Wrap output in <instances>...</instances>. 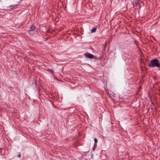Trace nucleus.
<instances>
[{"instance_id": "1", "label": "nucleus", "mask_w": 160, "mask_h": 160, "mask_svg": "<svg viewBox=\"0 0 160 160\" xmlns=\"http://www.w3.org/2000/svg\"><path fill=\"white\" fill-rule=\"evenodd\" d=\"M149 66L150 67H159L160 64L159 61L156 59L151 60L149 64Z\"/></svg>"}, {"instance_id": "2", "label": "nucleus", "mask_w": 160, "mask_h": 160, "mask_svg": "<svg viewBox=\"0 0 160 160\" xmlns=\"http://www.w3.org/2000/svg\"><path fill=\"white\" fill-rule=\"evenodd\" d=\"M35 27L34 26L32 25L30 28V29L29 31V33L31 34H33V33L32 32L35 29Z\"/></svg>"}, {"instance_id": "3", "label": "nucleus", "mask_w": 160, "mask_h": 160, "mask_svg": "<svg viewBox=\"0 0 160 160\" xmlns=\"http://www.w3.org/2000/svg\"><path fill=\"white\" fill-rule=\"evenodd\" d=\"M84 55L86 57L89 58H94L93 55L89 53H84Z\"/></svg>"}, {"instance_id": "4", "label": "nucleus", "mask_w": 160, "mask_h": 160, "mask_svg": "<svg viewBox=\"0 0 160 160\" xmlns=\"http://www.w3.org/2000/svg\"><path fill=\"white\" fill-rule=\"evenodd\" d=\"M96 31V28L94 27L90 31L91 33L95 32Z\"/></svg>"}, {"instance_id": "5", "label": "nucleus", "mask_w": 160, "mask_h": 160, "mask_svg": "<svg viewBox=\"0 0 160 160\" xmlns=\"http://www.w3.org/2000/svg\"><path fill=\"white\" fill-rule=\"evenodd\" d=\"M94 141L95 143H97L98 142V140L96 138H95L94 139Z\"/></svg>"}, {"instance_id": "6", "label": "nucleus", "mask_w": 160, "mask_h": 160, "mask_svg": "<svg viewBox=\"0 0 160 160\" xmlns=\"http://www.w3.org/2000/svg\"><path fill=\"white\" fill-rule=\"evenodd\" d=\"M97 143H95L94 147V148H96L97 147Z\"/></svg>"}, {"instance_id": "7", "label": "nucleus", "mask_w": 160, "mask_h": 160, "mask_svg": "<svg viewBox=\"0 0 160 160\" xmlns=\"http://www.w3.org/2000/svg\"><path fill=\"white\" fill-rule=\"evenodd\" d=\"M17 157H18V158H20V157H21V155H20V154H18V155Z\"/></svg>"}, {"instance_id": "8", "label": "nucleus", "mask_w": 160, "mask_h": 160, "mask_svg": "<svg viewBox=\"0 0 160 160\" xmlns=\"http://www.w3.org/2000/svg\"><path fill=\"white\" fill-rule=\"evenodd\" d=\"M96 148H94V147H93V151H94L95 150V149Z\"/></svg>"}, {"instance_id": "9", "label": "nucleus", "mask_w": 160, "mask_h": 160, "mask_svg": "<svg viewBox=\"0 0 160 160\" xmlns=\"http://www.w3.org/2000/svg\"><path fill=\"white\" fill-rule=\"evenodd\" d=\"M50 71L51 72H53V71H52V70H50Z\"/></svg>"}]
</instances>
